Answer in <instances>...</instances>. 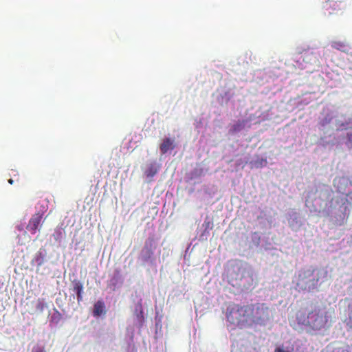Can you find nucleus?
Returning <instances> with one entry per match:
<instances>
[{"label":"nucleus","instance_id":"f257e3e1","mask_svg":"<svg viewBox=\"0 0 352 352\" xmlns=\"http://www.w3.org/2000/svg\"><path fill=\"white\" fill-rule=\"evenodd\" d=\"M246 326L262 324L268 318V307L265 303H254L245 305Z\"/></svg>","mask_w":352,"mask_h":352},{"label":"nucleus","instance_id":"0eeeda50","mask_svg":"<svg viewBox=\"0 0 352 352\" xmlns=\"http://www.w3.org/2000/svg\"><path fill=\"white\" fill-rule=\"evenodd\" d=\"M74 291L76 293L77 300L80 302L82 300L83 285L79 280L73 281Z\"/></svg>","mask_w":352,"mask_h":352},{"label":"nucleus","instance_id":"4468645a","mask_svg":"<svg viewBox=\"0 0 352 352\" xmlns=\"http://www.w3.org/2000/svg\"><path fill=\"white\" fill-rule=\"evenodd\" d=\"M61 318V314H60V312L55 309V312L54 314H53V316H52V319L53 320H56V322H58Z\"/></svg>","mask_w":352,"mask_h":352},{"label":"nucleus","instance_id":"20e7f679","mask_svg":"<svg viewBox=\"0 0 352 352\" xmlns=\"http://www.w3.org/2000/svg\"><path fill=\"white\" fill-rule=\"evenodd\" d=\"M155 249V240L153 238H148L146 241L144 246L141 252V257L144 261H148L153 256Z\"/></svg>","mask_w":352,"mask_h":352},{"label":"nucleus","instance_id":"9d476101","mask_svg":"<svg viewBox=\"0 0 352 352\" xmlns=\"http://www.w3.org/2000/svg\"><path fill=\"white\" fill-rule=\"evenodd\" d=\"M47 307L46 303L45 302V300L43 298H38L35 304V311L31 313L32 314H34V313L38 314H42L45 309V308Z\"/></svg>","mask_w":352,"mask_h":352},{"label":"nucleus","instance_id":"dca6fc26","mask_svg":"<svg viewBox=\"0 0 352 352\" xmlns=\"http://www.w3.org/2000/svg\"><path fill=\"white\" fill-rule=\"evenodd\" d=\"M274 352H289V351H285L283 349L278 347L275 349Z\"/></svg>","mask_w":352,"mask_h":352},{"label":"nucleus","instance_id":"f3484780","mask_svg":"<svg viewBox=\"0 0 352 352\" xmlns=\"http://www.w3.org/2000/svg\"><path fill=\"white\" fill-rule=\"evenodd\" d=\"M8 182H9V184H12L14 181L12 179H8Z\"/></svg>","mask_w":352,"mask_h":352},{"label":"nucleus","instance_id":"423d86ee","mask_svg":"<svg viewBox=\"0 0 352 352\" xmlns=\"http://www.w3.org/2000/svg\"><path fill=\"white\" fill-rule=\"evenodd\" d=\"M175 147L174 140L170 138H165L160 144V148L163 154L166 153L169 150H173Z\"/></svg>","mask_w":352,"mask_h":352},{"label":"nucleus","instance_id":"6e6552de","mask_svg":"<svg viewBox=\"0 0 352 352\" xmlns=\"http://www.w3.org/2000/svg\"><path fill=\"white\" fill-rule=\"evenodd\" d=\"M104 313V303L102 300H98L94 306L93 314L94 316H100Z\"/></svg>","mask_w":352,"mask_h":352},{"label":"nucleus","instance_id":"ddd939ff","mask_svg":"<svg viewBox=\"0 0 352 352\" xmlns=\"http://www.w3.org/2000/svg\"><path fill=\"white\" fill-rule=\"evenodd\" d=\"M345 144L349 148H352V132L347 133Z\"/></svg>","mask_w":352,"mask_h":352},{"label":"nucleus","instance_id":"2eb2a0df","mask_svg":"<svg viewBox=\"0 0 352 352\" xmlns=\"http://www.w3.org/2000/svg\"><path fill=\"white\" fill-rule=\"evenodd\" d=\"M32 352H46L44 346H35Z\"/></svg>","mask_w":352,"mask_h":352},{"label":"nucleus","instance_id":"9b49d317","mask_svg":"<svg viewBox=\"0 0 352 352\" xmlns=\"http://www.w3.org/2000/svg\"><path fill=\"white\" fill-rule=\"evenodd\" d=\"M331 45L333 48L343 52L345 51V48L346 47V43L340 41H332Z\"/></svg>","mask_w":352,"mask_h":352},{"label":"nucleus","instance_id":"39448f33","mask_svg":"<svg viewBox=\"0 0 352 352\" xmlns=\"http://www.w3.org/2000/svg\"><path fill=\"white\" fill-rule=\"evenodd\" d=\"M43 219V214L40 213H36L32 216L26 229L32 234H34L36 232L37 229L41 226V221Z\"/></svg>","mask_w":352,"mask_h":352},{"label":"nucleus","instance_id":"7ed1b4c3","mask_svg":"<svg viewBox=\"0 0 352 352\" xmlns=\"http://www.w3.org/2000/svg\"><path fill=\"white\" fill-rule=\"evenodd\" d=\"M308 323L314 329H320L324 327L325 321L318 311H311L308 316Z\"/></svg>","mask_w":352,"mask_h":352},{"label":"nucleus","instance_id":"f8f14e48","mask_svg":"<svg viewBox=\"0 0 352 352\" xmlns=\"http://www.w3.org/2000/svg\"><path fill=\"white\" fill-rule=\"evenodd\" d=\"M245 120H239L234 124L232 125L230 131L232 133H236L241 131L245 127Z\"/></svg>","mask_w":352,"mask_h":352},{"label":"nucleus","instance_id":"1a4fd4ad","mask_svg":"<svg viewBox=\"0 0 352 352\" xmlns=\"http://www.w3.org/2000/svg\"><path fill=\"white\" fill-rule=\"evenodd\" d=\"M158 170L159 166L155 162L151 163L144 171V174L147 177H153L157 173Z\"/></svg>","mask_w":352,"mask_h":352},{"label":"nucleus","instance_id":"f03ea898","mask_svg":"<svg viewBox=\"0 0 352 352\" xmlns=\"http://www.w3.org/2000/svg\"><path fill=\"white\" fill-rule=\"evenodd\" d=\"M245 305L241 306L238 304H231L228 306L226 312L227 320L234 326L243 328L246 326Z\"/></svg>","mask_w":352,"mask_h":352}]
</instances>
